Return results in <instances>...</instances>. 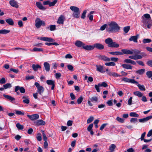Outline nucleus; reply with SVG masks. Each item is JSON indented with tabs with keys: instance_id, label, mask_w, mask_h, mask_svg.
<instances>
[{
	"instance_id": "obj_34",
	"label": "nucleus",
	"mask_w": 152,
	"mask_h": 152,
	"mask_svg": "<svg viewBox=\"0 0 152 152\" xmlns=\"http://www.w3.org/2000/svg\"><path fill=\"white\" fill-rule=\"evenodd\" d=\"M10 32V31L9 30L6 29H2L0 30V34H6L9 33Z\"/></svg>"
},
{
	"instance_id": "obj_44",
	"label": "nucleus",
	"mask_w": 152,
	"mask_h": 152,
	"mask_svg": "<svg viewBox=\"0 0 152 152\" xmlns=\"http://www.w3.org/2000/svg\"><path fill=\"white\" fill-rule=\"evenodd\" d=\"M146 75L149 78H150L152 77V71H148L146 73Z\"/></svg>"
},
{
	"instance_id": "obj_10",
	"label": "nucleus",
	"mask_w": 152,
	"mask_h": 152,
	"mask_svg": "<svg viewBox=\"0 0 152 152\" xmlns=\"http://www.w3.org/2000/svg\"><path fill=\"white\" fill-rule=\"evenodd\" d=\"M98 58L100 59L105 61H110V58L105 55H99L98 56Z\"/></svg>"
},
{
	"instance_id": "obj_36",
	"label": "nucleus",
	"mask_w": 152,
	"mask_h": 152,
	"mask_svg": "<svg viewBox=\"0 0 152 152\" xmlns=\"http://www.w3.org/2000/svg\"><path fill=\"white\" fill-rule=\"evenodd\" d=\"M98 97L97 96H94L92 97L91 98H90V100L92 102H97L98 100Z\"/></svg>"
},
{
	"instance_id": "obj_45",
	"label": "nucleus",
	"mask_w": 152,
	"mask_h": 152,
	"mask_svg": "<svg viewBox=\"0 0 152 152\" xmlns=\"http://www.w3.org/2000/svg\"><path fill=\"white\" fill-rule=\"evenodd\" d=\"M130 28V26H127L124 28L123 30L125 33H127L129 31Z\"/></svg>"
},
{
	"instance_id": "obj_56",
	"label": "nucleus",
	"mask_w": 152,
	"mask_h": 152,
	"mask_svg": "<svg viewBox=\"0 0 152 152\" xmlns=\"http://www.w3.org/2000/svg\"><path fill=\"white\" fill-rule=\"evenodd\" d=\"M42 136L43 137V139L44 140H47V138L46 137L45 134V133L44 131H42Z\"/></svg>"
},
{
	"instance_id": "obj_32",
	"label": "nucleus",
	"mask_w": 152,
	"mask_h": 152,
	"mask_svg": "<svg viewBox=\"0 0 152 152\" xmlns=\"http://www.w3.org/2000/svg\"><path fill=\"white\" fill-rule=\"evenodd\" d=\"M145 71V69H141L136 71L135 72L136 73L141 75L143 74Z\"/></svg>"
},
{
	"instance_id": "obj_49",
	"label": "nucleus",
	"mask_w": 152,
	"mask_h": 152,
	"mask_svg": "<svg viewBox=\"0 0 152 152\" xmlns=\"http://www.w3.org/2000/svg\"><path fill=\"white\" fill-rule=\"evenodd\" d=\"M37 138L38 141H40L42 140V137L41 133H38L37 134Z\"/></svg>"
},
{
	"instance_id": "obj_52",
	"label": "nucleus",
	"mask_w": 152,
	"mask_h": 152,
	"mask_svg": "<svg viewBox=\"0 0 152 152\" xmlns=\"http://www.w3.org/2000/svg\"><path fill=\"white\" fill-rule=\"evenodd\" d=\"M15 113L17 115H24V113L23 112H22V111H19V110H15Z\"/></svg>"
},
{
	"instance_id": "obj_43",
	"label": "nucleus",
	"mask_w": 152,
	"mask_h": 152,
	"mask_svg": "<svg viewBox=\"0 0 152 152\" xmlns=\"http://www.w3.org/2000/svg\"><path fill=\"white\" fill-rule=\"evenodd\" d=\"M3 87L4 89H6L8 88H10L12 87V86L11 84L9 83H7L3 85Z\"/></svg>"
},
{
	"instance_id": "obj_58",
	"label": "nucleus",
	"mask_w": 152,
	"mask_h": 152,
	"mask_svg": "<svg viewBox=\"0 0 152 152\" xmlns=\"http://www.w3.org/2000/svg\"><path fill=\"white\" fill-rule=\"evenodd\" d=\"M34 78V77L33 76H28L26 77V80H29L31 79H33Z\"/></svg>"
},
{
	"instance_id": "obj_50",
	"label": "nucleus",
	"mask_w": 152,
	"mask_h": 152,
	"mask_svg": "<svg viewBox=\"0 0 152 152\" xmlns=\"http://www.w3.org/2000/svg\"><path fill=\"white\" fill-rule=\"evenodd\" d=\"M94 119V118L92 116H91L87 120V124H89L91 123Z\"/></svg>"
},
{
	"instance_id": "obj_8",
	"label": "nucleus",
	"mask_w": 152,
	"mask_h": 152,
	"mask_svg": "<svg viewBox=\"0 0 152 152\" xmlns=\"http://www.w3.org/2000/svg\"><path fill=\"white\" fill-rule=\"evenodd\" d=\"M27 116L31 121L36 120L39 118V115L37 114H34L31 115H27Z\"/></svg>"
},
{
	"instance_id": "obj_13",
	"label": "nucleus",
	"mask_w": 152,
	"mask_h": 152,
	"mask_svg": "<svg viewBox=\"0 0 152 152\" xmlns=\"http://www.w3.org/2000/svg\"><path fill=\"white\" fill-rule=\"evenodd\" d=\"M46 83L48 85H52L51 89L53 90L55 86V81L52 80H47L46 81Z\"/></svg>"
},
{
	"instance_id": "obj_25",
	"label": "nucleus",
	"mask_w": 152,
	"mask_h": 152,
	"mask_svg": "<svg viewBox=\"0 0 152 152\" xmlns=\"http://www.w3.org/2000/svg\"><path fill=\"white\" fill-rule=\"evenodd\" d=\"M83 48L85 50H90L94 49V45H84Z\"/></svg>"
},
{
	"instance_id": "obj_12",
	"label": "nucleus",
	"mask_w": 152,
	"mask_h": 152,
	"mask_svg": "<svg viewBox=\"0 0 152 152\" xmlns=\"http://www.w3.org/2000/svg\"><path fill=\"white\" fill-rule=\"evenodd\" d=\"M152 118V115H151L145 118L139 119V122L140 123H144L148 121Z\"/></svg>"
},
{
	"instance_id": "obj_41",
	"label": "nucleus",
	"mask_w": 152,
	"mask_h": 152,
	"mask_svg": "<svg viewBox=\"0 0 152 152\" xmlns=\"http://www.w3.org/2000/svg\"><path fill=\"white\" fill-rule=\"evenodd\" d=\"M130 116L131 117H138L139 115L138 114L135 112H131L129 114Z\"/></svg>"
},
{
	"instance_id": "obj_5",
	"label": "nucleus",
	"mask_w": 152,
	"mask_h": 152,
	"mask_svg": "<svg viewBox=\"0 0 152 152\" xmlns=\"http://www.w3.org/2000/svg\"><path fill=\"white\" fill-rule=\"evenodd\" d=\"M45 22L40 20L39 18H37L35 20V26L37 28H39L41 25L45 26Z\"/></svg>"
},
{
	"instance_id": "obj_20",
	"label": "nucleus",
	"mask_w": 152,
	"mask_h": 152,
	"mask_svg": "<svg viewBox=\"0 0 152 152\" xmlns=\"http://www.w3.org/2000/svg\"><path fill=\"white\" fill-rule=\"evenodd\" d=\"M64 16L61 15L58 18V20L57 21V23L59 24H63L64 23Z\"/></svg>"
},
{
	"instance_id": "obj_30",
	"label": "nucleus",
	"mask_w": 152,
	"mask_h": 152,
	"mask_svg": "<svg viewBox=\"0 0 152 152\" xmlns=\"http://www.w3.org/2000/svg\"><path fill=\"white\" fill-rule=\"evenodd\" d=\"M70 9L73 12H77L79 11V9L78 7L74 6H71Z\"/></svg>"
},
{
	"instance_id": "obj_26",
	"label": "nucleus",
	"mask_w": 152,
	"mask_h": 152,
	"mask_svg": "<svg viewBox=\"0 0 152 152\" xmlns=\"http://www.w3.org/2000/svg\"><path fill=\"white\" fill-rule=\"evenodd\" d=\"M96 70L98 72L101 73H103L104 72L103 70V66L101 65H96Z\"/></svg>"
},
{
	"instance_id": "obj_42",
	"label": "nucleus",
	"mask_w": 152,
	"mask_h": 152,
	"mask_svg": "<svg viewBox=\"0 0 152 152\" xmlns=\"http://www.w3.org/2000/svg\"><path fill=\"white\" fill-rule=\"evenodd\" d=\"M115 145L114 144H112L110 146L109 149L111 152H113L114 151V149L115 148Z\"/></svg>"
},
{
	"instance_id": "obj_3",
	"label": "nucleus",
	"mask_w": 152,
	"mask_h": 152,
	"mask_svg": "<svg viewBox=\"0 0 152 152\" xmlns=\"http://www.w3.org/2000/svg\"><path fill=\"white\" fill-rule=\"evenodd\" d=\"M142 19L144 26H146L148 28H150L152 26V22L150 15L148 14H144L142 16Z\"/></svg>"
},
{
	"instance_id": "obj_4",
	"label": "nucleus",
	"mask_w": 152,
	"mask_h": 152,
	"mask_svg": "<svg viewBox=\"0 0 152 152\" xmlns=\"http://www.w3.org/2000/svg\"><path fill=\"white\" fill-rule=\"evenodd\" d=\"M105 43L109 47L112 48H118L119 45L115 42H113V39L111 38H108L105 40Z\"/></svg>"
},
{
	"instance_id": "obj_48",
	"label": "nucleus",
	"mask_w": 152,
	"mask_h": 152,
	"mask_svg": "<svg viewBox=\"0 0 152 152\" xmlns=\"http://www.w3.org/2000/svg\"><path fill=\"white\" fill-rule=\"evenodd\" d=\"M116 119L117 121L121 123H123L124 122V120L123 118L119 117H117Z\"/></svg>"
},
{
	"instance_id": "obj_22",
	"label": "nucleus",
	"mask_w": 152,
	"mask_h": 152,
	"mask_svg": "<svg viewBox=\"0 0 152 152\" xmlns=\"http://www.w3.org/2000/svg\"><path fill=\"white\" fill-rule=\"evenodd\" d=\"M122 67L127 69H132L133 66L129 64H123L121 65Z\"/></svg>"
},
{
	"instance_id": "obj_9",
	"label": "nucleus",
	"mask_w": 152,
	"mask_h": 152,
	"mask_svg": "<svg viewBox=\"0 0 152 152\" xmlns=\"http://www.w3.org/2000/svg\"><path fill=\"white\" fill-rule=\"evenodd\" d=\"M122 80L126 82L129 83L133 84L137 83V81H136L134 79H130L127 77L123 78L122 79Z\"/></svg>"
},
{
	"instance_id": "obj_57",
	"label": "nucleus",
	"mask_w": 152,
	"mask_h": 152,
	"mask_svg": "<svg viewBox=\"0 0 152 152\" xmlns=\"http://www.w3.org/2000/svg\"><path fill=\"white\" fill-rule=\"evenodd\" d=\"M93 124H90L87 128V130L88 131H90L92 130V128L93 127Z\"/></svg>"
},
{
	"instance_id": "obj_60",
	"label": "nucleus",
	"mask_w": 152,
	"mask_h": 152,
	"mask_svg": "<svg viewBox=\"0 0 152 152\" xmlns=\"http://www.w3.org/2000/svg\"><path fill=\"white\" fill-rule=\"evenodd\" d=\"M146 64L148 66L152 67V60H149L147 61Z\"/></svg>"
},
{
	"instance_id": "obj_40",
	"label": "nucleus",
	"mask_w": 152,
	"mask_h": 152,
	"mask_svg": "<svg viewBox=\"0 0 152 152\" xmlns=\"http://www.w3.org/2000/svg\"><path fill=\"white\" fill-rule=\"evenodd\" d=\"M80 14V12L79 11L77 12H73L72 14V16L73 17L76 18H78L79 17V15Z\"/></svg>"
},
{
	"instance_id": "obj_7",
	"label": "nucleus",
	"mask_w": 152,
	"mask_h": 152,
	"mask_svg": "<svg viewBox=\"0 0 152 152\" xmlns=\"http://www.w3.org/2000/svg\"><path fill=\"white\" fill-rule=\"evenodd\" d=\"M37 39H39L43 41H47L49 42H53L54 41V40L50 37H38L37 38Z\"/></svg>"
},
{
	"instance_id": "obj_59",
	"label": "nucleus",
	"mask_w": 152,
	"mask_h": 152,
	"mask_svg": "<svg viewBox=\"0 0 152 152\" xmlns=\"http://www.w3.org/2000/svg\"><path fill=\"white\" fill-rule=\"evenodd\" d=\"M61 76V75L60 73H56L55 74V77L56 79H59Z\"/></svg>"
},
{
	"instance_id": "obj_51",
	"label": "nucleus",
	"mask_w": 152,
	"mask_h": 152,
	"mask_svg": "<svg viewBox=\"0 0 152 152\" xmlns=\"http://www.w3.org/2000/svg\"><path fill=\"white\" fill-rule=\"evenodd\" d=\"M87 12V10H84L82 14L81 18H82L83 19H84L86 17V13Z\"/></svg>"
},
{
	"instance_id": "obj_61",
	"label": "nucleus",
	"mask_w": 152,
	"mask_h": 152,
	"mask_svg": "<svg viewBox=\"0 0 152 152\" xmlns=\"http://www.w3.org/2000/svg\"><path fill=\"white\" fill-rule=\"evenodd\" d=\"M107 26V25L106 24H104L101 27H100V29L101 31H103L104 30L105 28H106V26Z\"/></svg>"
},
{
	"instance_id": "obj_6",
	"label": "nucleus",
	"mask_w": 152,
	"mask_h": 152,
	"mask_svg": "<svg viewBox=\"0 0 152 152\" xmlns=\"http://www.w3.org/2000/svg\"><path fill=\"white\" fill-rule=\"evenodd\" d=\"M34 84L37 88V92L39 94L41 95L44 91V87L42 86H40L39 84L37 82L35 83Z\"/></svg>"
},
{
	"instance_id": "obj_38",
	"label": "nucleus",
	"mask_w": 152,
	"mask_h": 152,
	"mask_svg": "<svg viewBox=\"0 0 152 152\" xmlns=\"http://www.w3.org/2000/svg\"><path fill=\"white\" fill-rule=\"evenodd\" d=\"M105 64L106 66H114L115 65V63L114 62H106L105 63Z\"/></svg>"
},
{
	"instance_id": "obj_18",
	"label": "nucleus",
	"mask_w": 152,
	"mask_h": 152,
	"mask_svg": "<svg viewBox=\"0 0 152 152\" xmlns=\"http://www.w3.org/2000/svg\"><path fill=\"white\" fill-rule=\"evenodd\" d=\"M34 123L36 125L38 126L43 125L45 124V122L42 120H37Z\"/></svg>"
},
{
	"instance_id": "obj_27",
	"label": "nucleus",
	"mask_w": 152,
	"mask_h": 152,
	"mask_svg": "<svg viewBox=\"0 0 152 152\" xmlns=\"http://www.w3.org/2000/svg\"><path fill=\"white\" fill-rule=\"evenodd\" d=\"M3 96L6 99L10 100L11 101H15V99L14 98L10 96L5 94H3Z\"/></svg>"
},
{
	"instance_id": "obj_14",
	"label": "nucleus",
	"mask_w": 152,
	"mask_h": 152,
	"mask_svg": "<svg viewBox=\"0 0 152 152\" xmlns=\"http://www.w3.org/2000/svg\"><path fill=\"white\" fill-rule=\"evenodd\" d=\"M139 37V35L137 34L136 36H131L129 39V40L130 41H133L134 42H137V39Z\"/></svg>"
},
{
	"instance_id": "obj_23",
	"label": "nucleus",
	"mask_w": 152,
	"mask_h": 152,
	"mask_svg": "<svg viewBox=\"0 0 152 152\" xmlns=\"http://www.w3.org/2000/svg\"><path fill=\"white\" fill-rule=\"evenodd\" d=\"M137 83H135L134 84L137 86V87L140 91H145V86L143 85H141L139 84L138 82L137 81Z\"/></svg>"
},
{
	"instance_id": "obj_17",
	"label": "nucleus",
	"mask_w": 152,
	"mask_h": 152,
	"mask_svg": "<svg viewBox=\"0 0 152 152\" xmlns=\"http://www.w3.org/2000/svg\"><path fill=\"white\" fill-rule=\"evenodd\" d=\"M124 62L127 64H131L134 65L136 64V63L135 61L129 58L125 59L124 60Z\"/></svg>"
},
{
	"instance_id": "obj_54",
	"label": "nucleus",
	"mask_w": 152,
	"mask_h": 152,
	"mask_svg": "<svg viewBox=\"0 0 152 152\" xmlns=\"http://www.w3.org/2000/svg\"><path fill=\"white\" fill-rule=\"evenodd\" d=\"M136 62L139 65L142 66H144L145 65L143 62L141 61H137Z\"/></svg>"
},
{
	"instance_id": "obj_63",
	"label": "nucleus",
	"mask_w": 152,
	"mask_h": 152,
	"mask_svg": "<svg viewBox=\"0 0 152 152\" xmlns=\"http://www.w3.org/2000/svg\"><path fill=\"white\" fill-rule=\"evenodd\" d=\"M137 118H132L131 119L130 121L132 123H135L137 121Z\"/></svg>"
},
{
	"instance_id": "obj_1",
	"label": "nucleus",
	"mask_w": 152,
	"mask_h": 152,
	"mask_svg": "<svg viewBox=\"0 0 152 152\" xmlns=\"http://www.w3.org/2000/svg\"><path fill=\"white\" fill-rule=\"evenodd\" d=\"M122 51L121 55L123 54L126 55H132L134 53L136 54L135 55H131L129 56V58L137 60L142 59V56L139 55L140 52V51L137 49H132L131 50L127 49H123L121 50Z\"/></svg>"
},
{
	"instance_id": "obj_19",
	"label": "nucleus",
	"mask_w": 152,
	"mask_h": 152,
	"mask_svg": "<svg viewBox=\"0 0 152 152\" xmlns=\"http://www.w3.org/2000/svg\"><path fill=\"white\" fill-rule=\"evenodd\" d=\"M37 7L40 10H45V8L42 5L41 3L40 2H37L36 4Z\"/></svg>"
},
{
	"instance_id": "obj_28",
	"label": "nucleus",
	"mask_w": 152,
	"mask_h": 152,
	"mask_svg": "<svg viewBox=\"0 0 152 152\" xmlns=\"http://www.w3.org/2000/svg\"><path fill=\"white\" fill-rule=\"evenodd\" d=\"M6 22L10 25L13 26L14 24V22L13 19L11 18L7 19L5 20Z\"/></svg>"
},
{
	"instance_id": "obj_37",
	"label": "nucleus",
	"mask_w": 152,
	"mask_h": 152,
	"mask_svg": "<svg viewBox=\"0 0 152 152\" xmlns=\"http://www.w3.org/2000/svg\"><path fill=\"white\" fill-rule=\"evenodd\" d=\"M32 51L34 52H42L43 51V49L41 48H34L32 50Z\"/></svg>"
},
{
	"instance_id": "obj_64",
	"label": "nucleus",
	"mask_w": 152,
	"mask_h": 152,
	"mask_svg": "<svg viewBox=\"0 0 152 152\" xmlns=\"http://www.w3.org/2000/svg\"><path fill=\"white\" fill-rule=\"evenodd\" d=\"M6 83V80L3 77L0 80V83L4 84Z\"/></svg>"
},
{
	"instance_id": "obj_29",
	"label": "nucleus",
	"mask_w": 152,
	"mask_h": 152,
	"mask_svg": "<svg viewBox=\"0 0 152 152\" xmlns=\"http://www.w3.org/2000/svg\"><path fill=\"white\" fill-rule=\"evenodd\" d=\"M32 67L34 70L35 71H36L38 70V68L41 69V67L39 64L35 65L33 64L32 65Z\"/></svg>"
},
{
	"instance_id": "obj_15",
	"label": "nucleus",
	"mask_w": 152,
	"mask_h": 152,
	"mask_svg": "<svg viewBox=\"0 0 152 152\" xmlns=\"http://www.w3.org/2000/svg\"><path fill=\"white\" fill-rule=\"evenodd\" d=\"M9 3L13 7L16 8H18L19 7L17 2L14 0H11L9 2Z\"/></svg>"
},
{
	"instance_id": "obj_24",
	"label": "nucleus",
	"mask_w": 152,
	"mask_h": 152,
	"mask_svg": "<svg viewBox=\"0 0 152 152\" xmlns=\"http://www.w3.org/2000/svg\"><path fill=\"white\" fill-rule=\"evenodd\" d=\"M44 66L46 71L47 72H49L50 70V67L49 64L47 62H45L44 63Z\"/></svg>"
},
{
	"instance_id": "obj_55",
	"label": "nucleus",
	"mask_w": 152,
	"mask_h": 152,
	"mask_svg": "<svg viewBox=\"0 0 152 152\" xmlns=\"http://www.w3.org/2000/svg\"><path fill=\"white\" fill-rule=\"evenodd\" d=\"M67 66L69 70L70 71H73L74 70L73 67L72 65L68 64L67 65Z\"/></svg>"
},
{
	"instance_id": "obj_11",
	"label": "nucleus",
	"mask_w": 152,
	"mask_h": 152,
	"mask_svg": "<svg viewBox=\"0 0 152 152\" xmlns=\"http://www.w3.org/2000/svg\"><path fill=\"white\" fill-rule=\"evenodd\" d=\"M94 48H96L99 50L104 49V47L103 45L99 43H96L94 45Z\"/></svg>"
},
{
	"instance_id": "obj_46",
	"label": "nucleus",
	"mask_w": 152,
	"mask_h": 152,
	"mask_svg": "<svg viewBox=\"0 0 152 152\" xmlns=\"http://www.w3.org/2000/svg\"><path fill=\"white\" fill-rule=\"evenodd\" d=\"M142 42L144 43L145 44L151 42V39H143Z\"/></svg>"
},
{
	"instance_id": "obj_35",
	"label": "nucleus",
	"mask_w": 152,
	"mask_h": 152,
	"mask_svg": "<svg viewBox=\"0 0 152 152\" xmlns=\"http://www.w3.org/2000/svg\"><path fill=\"white\" fill-rule=\"evenodd\" d=\"M46 28L47 29H49L51 31H54L56 29V26L55 25H51Z\"/></svg>"
},
{
	"instance_id": "obj_31",
	"label": "nucleus",
	"mask_w": 152,
	"mask_h": 152,
	"mask_svg": "<svg viewBox=\"0 0 152 152\" xmlns=\"http://www.w3.org/2000/svg\"><path fill=\"white\" fill-rule=\"evenodd\" d=\"M109 53L111 55L115 56L121 55L122 52L119 51L110 52Z\"/></svg>"
},
{
	"instance_id": "obj_62",
	"label": "nucleus",
	"mask_w": 152,
	"mask_h": 152,
	"mask_svg": "<svg viewBox=\"0 0 152 152\" xmlns=\"http://www.w3.org/2000/svg\"><path fill=\"white\" fill-rule=\"evenodd\" d=\"M73 121L69 120L68 121L67 123V125L68 126H70L72 125Z\"/></svg>"
},
{
	"instance_id": "obj_53",
	"label": "nucleus",
	"mask_w": 152,
	"mask_h": 152,
	"mask_svg": "<svg viewBox=\"0 0 152 152\" xmlns=\"http://www.w3.org/2000/svg\"><path fill=\"white\" fill-rule=\"evenodd\" d=\"M110 61L114 62H117L118 61V58L115 57H111L110 58Z\"/></svg>"
},
{
	"instance_id": "obj_33",
	"label": "nucleus",
	"mask_w": 152,
	"mask_h": 152,
	"mask_svg": "<svg viewBox=\"0 0 152 152\" xmlns=\"http://www.w3.org/2000/svg\"><path fill=\"white\" fill-rule=\"evenodd\" d=\"M134 94L139 97H141L143 96V94L139 91H136L133 92Z\"/></svg>"
},
{
	"instance_id": "obj_21",
	"label": "nucleus",
	"mask_w": 152,
	"mask_h": 152,
	"mask_svg": "<svg viewBox=\"0 0 152 152\" xmlns=\"http://www.w3.org/2000/svg\"><path fill=\"white\" fill-rule=\"evenodd\" d=\"M22 99H23V102L25 103L28 104L30 102V100L28 96H24L22 97Z\"/></svg>"
},
{
	"instance_id": "obj_47",
	"label": "nucleus",
	"mask_w": 152,
	"mask_h": 152,
	"mask_svg": "<svg viewBox=\"0 0 152 152\" xmlns=\"http://www.w3.org/2000/svg\"><path fill=\"white\" fill-rule=\"evenodd\" d=\"M83 100V97L81 96L78 98L77 100V102L78 104H80Z\"/></svg>"
},
{
	"instance_id": "obj_2",
	"label": "nucleus",
	"mask_w": 152,
	"mask_h": 152,
	"mask_svg": "<svg viewBox=\"0 0 152 152\" xmlns=\"http://www.w3.org/2000/svg\"><path fill=\"white\" fill-rule=\"evenodd\" d=\"M120 28V27L116 22L112 21L108 24L106 29L109 33H115L118 31Z\"/></svg>"
},
{
	"instance_id": "obj_39",
	"label": "nucleus",
	"mask_w": 152,
	"mask_h": 152,
	"mask_svg": "<svg viewBox=\"0 0 152 152\" xmlns=\"http://www.w3.org/2000/svg\"><path fill=\"white\" fill-rule=\"evenodd\" d=\"M16 126L17 128L19 130L23 129L24 128V126L23 125H21L19 123H17L16 124Z\"/></svg>"
},
{
	"instance_id": "obj_16",
	"label": "nucleus",
	"mask_w": 152,
	"mask_h": 152,
	"mask_svg": "<svg viewBox=\"0 0 152 152\" xmlns=\"http://www.w3.org/2000/svg\"><path fill=\"white\" fill-rule=\"evenodd\" d=\"M75 45L78 48H81V47H82L83 48V46L85 45V44L81 41L77 40L75 42Z\"/></svg>"
}]
</instances>
